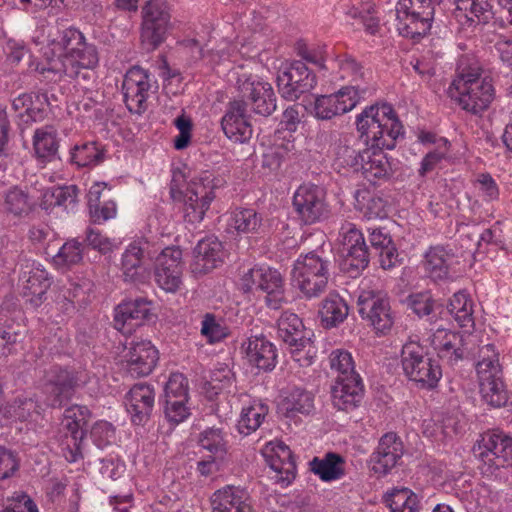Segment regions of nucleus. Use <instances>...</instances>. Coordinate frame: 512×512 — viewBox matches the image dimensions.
<instances>
[{"instance_id": "nucleus-1", "label": "nucleus", "mask_w": 512, "mask_h": 512, "mask_svg": "<svg viewBox=\"0 0 512 512\" xmlns=\"http://www.w3.org/2000/svg\"><path fill=\"white\" fill-rule=\"evenodd\" d=\"M362 150L359 172L371 183L388 180L393 175L392 164L384 149L391 150L403 135V126L389 104L366 107L356 119Z\"/></svg>"}, {"instance_id": "nucleus-2", "label": "nucleus", "mask_w": 512, "mask_h": 512, "mask_svg": "<svg viewBox=\"0 0 512 512\" xmlns=\"http://www.w3.org/2000/svg\"><path fill=\"white\" fill-rule=\"evenodd\" d=\"M64 51L49 70L75 80L87 87L95 81V70L99 65L97 47L86 41L82 32L75 28L63 30L55 42Z\"/></svg>"}, {"instance_id": "nucleus-3", "label": "nucleus", "mask_w": 512, "mask_h": 512, "mask_svg": "<svg viewBox=\"0 0 512 512\" xmlns=\"http://www.w3.org/2000/svg\"><path fill=\"white\" fill-rule=\"evenodd\" d=\"M448 94L463 110L479 115L492 103L495 90L492 80L482 76L481 68L469 66L458 68Z\"/></svg>"}, {"instance_id": "nucleus-4", "label": "nucleus", "mask_w": 512, "mask_h": 512, "mask_svg": "<svg viewBox=\"0 0 512 512\" xmlns=\"http://www.w3.org/2000/svg\"><path fill=\"white\" fill-rule=\"evenodd\" d=\"M331 261L323 251L301 254L291 270V282L307 297H318L327 287Z\"/></svg>"}, {"instance_id": "nucleus-5", "label": "nucleus", "mask_w": 512, "mask_h": 512, "mask_svg": "<svg viewBox=\"0 0 512 512\" xmlns=\"http://www.w3.org/2000/svg\"><path fill=\"white\" fill-rule=\"evenodd\" d=\"M212 173L204 171L194 177L185 193L176 189L172 184L170 194L174 201H182L184 218L189 223H199L215 198L214 189L217 187Z\"/></svg>"}, {"instance_id": "nucleus-6", "label": "nucleus", "mask_w": 512, "mask_h": 512, "mask_svg": "<svg viewBox=\"0 0 512 512\" xmlns=\"http://www.w3.org/2000/svg\"><path fill=\"white\" fill-rule=\"evenodd\" d=\"M442 0H399L396 5L397 30L405 38L419 39L432 27L435 8Z\"/></svg>"}, {"instance_id": "nucleus-7", "label": "nucleus", "mask_w": 512, "mask_h": 512, "mask_svg": "<svg viewBox=\"0 0 512 512\" xmlns=\"http://www.w3.org/2000/svg\"><path fill=\"white\" fill-rule=\"evenodd\" d=\"M401 365L409 380L419 383L423 388L436 387L442 376L441 367L418 342L410 341L403 345Z\"/></svg>"}, {"instance_id": "nucleus-8", "label": "nucleus", "mask_w": 512, "mask_h": 512, "mask_svg": "<svg viewBox=\"0 0 512 512\" xmlns=\"http://www.w3.org/2000/svg\"><path fill=\"white\" fill-rule=\"evenodd\" d=\"M241 288L245 293L264 292L265 303L270 309L278 310L287 303L283 278L278 270L270 267L249 269L241 278Z\"/></svg>"}, {"instance_id": "nucleus-9", "label": "nucleus", "mask_w": 512, "mask_h": 512, "mask_svg": "<svg viewBox=\"0 0 512 512\" xmlns=\"http://www.w3.org/2000/svg\"><path fill=\"white\" fill-rule=\"evenodd\" d=\"M339 235L342 245L341 270L351 278H356L368 267L370 252L365 238L353 223L342 225Z\"/></svg>"}, {"instance_id": "nucleus-10", "label": "nucleus", "mask_w": 512, "mask_h": 512, "mask_svg": "<svg viewBox=\"0 0 512 512\" xmlns=\"http://www.w3.org/2000/svg\"><path fill=\"white\" fill-rule=\"evenodd\" d=\"M358 313L376 333L387 334L393 327L395 316L387 295L382 291L363 290L357 300Z\"/></svg>"}, {"instance_id": "nucleus-11", "label": "nucleus", "mask_w": 512, "mask_h": 512, "mask_svg": "<svg viewBox=\"0 0 512 512\" xmlns=\"http://www.w3.org/2000/svg\"><path fill=\"white\" fill-rule=\"evenodd\" d=\"M170 14L165 1L151 0L143 8L141 43L146 51H153L165 40Z\"/></svg>"}, {"instance_id": "nucleus-12", "label": "nucleus", "mask_w": 512, "mask_h": 512, "mask_svg": "<svg viewBox=\"0 0 512 512\" xmlns=\"http://www.w3.org/2000/svg\"><path fill=\"white\" fill-rule=\"evenodd\" d=\"M368 92L366 86L352 85L334 94L319 95L314 101L313 115L319 120H330L342 115L352 110Z\"/></svg>"}, {"instance_id": "nucleus-13", "label": "nucleus", "mask_w": 512, "mask_h": 512, "mask_svg": "<svg viewBox=\"0 0 512 512\" xmlns=\"http://www.w3.org/2000/svg\"><path fill=\"white\" fill-rule=\"evenodd\" d=\"M316 84V75L302 61L285 64L278 71V91L287 100L298 99L302 94L310 92Z\"/></svg>"}, {"instance_id": "nucleus-14", "label": "nucleus", "mask_w": 512, "mask_h": 512, "mask_svg": "<svg viewBox=\"0 0 512 512\" xmlns=\"http://www.w3.org/2000/svg\"><path fill=\"white\" fill-rule=\"evenodd\" d=\"M156 250L146 239L130 243L122 254L121 271L124 281L140 284L145 283L150 276L148 260L154 259Z\"/></svg>"}, {"instance_id": "nucleus-15", "label": "nucleus", "mask_w": 512, "mask_h": 512, "mask_svg": "<svg viewBox=\"0 0 512 512\" xmlns=\"http://www.w3.org/2000/svg\"><path fill=\"white\" fill-rule=\"evenodd\" d=\"M473 450L489 468L499 469L512 459V438L502 431H488L481 435Z\"/></svg>"}, {"instance_id": "nucleus-16", "label": "nucleus", "mask_w": 512, "mask_h": 512, "mask_svg": "<svg viewBox=\"0 0 512 512\" xmlns=\"http://www.w3.org/2000/svg\"><path fill=\"white\" fill-rule=\"evenodd\" d=\"M323 188L314 184L301 185L293 196V206L305 224H314L328 217L329 209Z\"/></svg>"}, {"instance_id": "nucleus-17", "label": "nucleus", "mask_w": 512, "mask_h": 512, "mask_svg": "<svg viewBox=\"0 0 512 512\" xmlns=\"http://www.w3.org/2000/svg\"><path fill=\"white\" fill-rule=\"evenodd\" d=\"M90 410L86 406L72 405L64 412L63 427L66 434V447L63 448L64 456L69 462H76L82 457V441L86 433V426L90 418Z\"/></svg>"}, {"instance_id": "nucleus-18", "label": "nucleus", "mask_w": 512, "mask_h": 512, "mask_svg": "<svg viewBox=\"0 0 512 512\" xmlns=\"http://www.w3.org/2000/svg\"><path fill=\"white\" fill-rule=\"evenodd\" d=\"M151 87L148 71L139 66H134L126 72L122 83V91L125 104L130 112L142 114L146 111Z\"/></svg>"}, {"instance_id": "nucleus-19", "label": "nucleus", "mask_w": 512, "mask_h": 512, "mask_svg": "<svg viewBox=\"0 0 512 512\" xmlns=\"http://www.w3.org/2000/svg\"><path fill=\"white\" fill-rule=\"evenodd\" d=\"M84 382L85 380L78 372L62 369L58 366L51 367L46 374L44 383L49 405L61 407L65 401L70 399L75 389Z\"/></svg>"}, {"instance_id": "nucleus-20", "label": "nucleus", "mask_w": 512, "mask_h": 512, "mask_svg": "<svg viewBox=\"0 0 512 512\" xmlns=\"http://www.w3.org/2000/svg\"><path fill=\"white\" fill-rule=\"evenodd\" d=\"M159 359L158 350L148 340L132 342L123 355L126 372L134 378L148 376Z\"/></svg>"}, {"instance_id": "nucleus-21", "label": "nucleus", "mask_w": 512, "mask_h": 512, "mask_svg": "<svg viewBox=\"0 0 512 512\" xmlns=\"http://www.w3.org/2000/svg\"><path fill=\"white\" fill-rule=\"evenodd\" d=\"M151 316L152 301L147 298L123 301L115 308L114 327L124 334H130Z\"/></svg>"}, {"instance_id": "nucleus-22", "label": "nucleus", "mask_w": 512, "mask_h": 512, "mask_svg": "<svg viewBox=\"0 0 512 512\" xmlns=\"http://www.w3.org/2000/svg\"><path fill=\"white\" fill-rule=\"evenodd\" d=\"M403 442L394 432L384 434L370 457L371 469L380 476L387 475L403 456Z\"/></svg>"}, {"instance_id": "nucleus-23", "label": "nucleus", "mask_w": 512, "mask_h": 512, "mask_svg": "<svg viewBox=\"0 0 512 512\" xmlns=\"http://www.w3.org/2000/svg\"><path fill=\"white\" fill-rule=\"evenodd\" d=\"M363 393L362 380L358 374L337 376L331 388L333 406L338 410L351 411L360 404Z\"/></svg>"}, {"instance_id": "nucleus-24", "label": "nucleus", "mask_w": 512, "mask_h": 512, "mask_svg": "<svg viewBox=\"0 0 512 512\" xmlns=\"http://www.w3.org/2000/svg\"><path fill=\"white\" fill-rule=\"evenodd\" d=\"M246 102L234 100L222 118V129L225 135L235 143H244L252 136V127L246 114Z\"/></svg>"}, {"instance_id": "nucleus-25", "label": "nucleus", "mask_w": 512, "mask_h": 512, "mask_svg": "<svg viewBox=\"0 0 512 512\" xmlns=\"http://www.w3.org/2000/svg\"><path fill=\"white\" fill-rule=\"evenodd\" d=\"M155 403V391L145 383L135 384L125 397L131 420L136 425L145 424L151 417Z\"/></svg>"}, {"instance_id": "nucleus-26", "label": "nucleus", "mask_w": 512, "mask_h": 512, "mask_svg": "<svg viewBox=\"0 0 512 512\" xmlns=\"http://www.w3.org/2000/svg\"><path fill=\"white\" fill-rule=\"evenodd\" d=\"M239 90L256 114L267 117L276 110V96L269 83L246 79Z\"/></svg>"}, {"instance_id": "nucleus-27", "label": "nucleus", "mask_w": 512, "mask_h": 512, "mask_svg": "<svg viewBox=\"0 0 512 512\" xmlns=\"http://www.w3.org/2000/svg\"><path fill=\"white\" fill-rule=\"evenodd\" d=\"M23 295L34 307L40 306L46 299V292L50 286L47 271L39 263L27 262L23 268Z\"/></svg>"}, {"instance_id": "nucleus-28", "label": "nucleus", "mask_w": 512, "mask_h": 512, "mask_svg": "<svg viewBox=\"0 0 512 512\" xmlns=\"http://www.w3.org/2000/svg\"><path fill=\"white\" fill-rule=\"evenodd\" d=\"M213 512H253L249 493L234 485H226L211 496Z\"/></svg>"}, {"instance_id": "nucleus-29", "label": "nucleus", "mask_w": 512, "mask_h": 512, "mask_svg": "<svg viewBox=\"0 0 512 512\" xmlns=\"http://www.w3.org/2000/svg\"><path fill=\"white\" fill-rule=\"evenodd\" d=\"M225 251L222 243L214 236L206 237L194 248V273H208L223 263Z\"/></svg>"}, {"instance_id": "nucleus-30", "label": "nucleus", "mask_w": 512, "mask_h": 512, "mask_svg": "<svg viewBox=\"0 0 512 512\" xmlns=\"http://www.w3.org/2000/svg\"><path fill=\"white\" fill-rule=\"evenodd\" d=\"M246 356L249 363L259 370L267 372L276 366V348L264 336H253L248 339Z\"/></svg>"}, {"instance_id": "nucleus-31", "label": "nucleus", "mask_w": 512, "mask_h": 512, "mask_svg": "<svg viewBox=\"0 0 512 512\" xmlns=\"http://www.w3.org/2000/svg\"><path fill=\"white\" fill-rule=\"evenodd\" d=\"M479 387L483 400L492 407H502L508 401V393L502 380V371L488 372L480 366Z\"/></svg>"}, {"instance_id": "nucleus-32", "label": "nucleus", "mask_w": 512, "mask_h": 512, "mask_svg": "<svg viewBox=\"0 0 512 512\" xmlns=\"http://www.w3.org/2000/svg\"><path fill=\"white\" fill-rule=\"evenodd\" d=\"M106 184L95 183L88 192V207L91 222L102 224L113 219L117 214L116 203L111 199H106L103 194Z\"/></svg>"}, {"instance_id": "nucleus-33", "label": "nucleus", "mask_w": 512, "mask_h": 512, "mask_svg": "<svg viewBox=\"0 0 512 512\" xmlns=\"http://www.w3.org/2000/svg\"><path fill=\"white\" fill-rule=\"evenodd\" d=\"M33 150L38 162L51 163L59 158V139L53 126H44L35 130L33 135Z\"/></svg>"}, {"instance_id": "nucleus-34", "label": "nucleus", "mask_w": 512, "mask_h": 512, "mask_svg": "<svg viewBox=\"0 0 512 512\" xmlns=\"http://www.w3.org/2000/svg\"><path fill=\"white\" fill-rule=\"evenodd\" d=\"M267 462L270 468L277 473V481L289 484L295 478L296 463L294 455L283 442L277 443L272 448V453L268 456Z\"/></svg>"}, {"instance_id": "nucleus-35", "label": "nucleus", "mask_w": 512, "mask_h": 512, "mask_svg": "<svg viewBox=\"0 0 512 512\" xmlns=\"http://www.w3.org/2000/svg\"><path fill=\"white\" fill-rule=\"evenodd\" d=\"M277 334L287 347L314 336L313 331L304 326L302 319L289 311L283 312L279 317Z\"/></svg>"}, {"instance_id": "nucleus-36", "label": "nucleus", "mask_w": 512, "mask_h": 512, "mask_svg": "<svg viewBox=\"0 0 512 512\" xmlns=\"http://www.w3.org/2000/svg\"><path fill=\"white\" fill-rule=\"evenodd\" d=\"M369 241L371 249L378 255L380 266L383 269L388 270L396 266L399 254L392 237L384 228L372 229L369 233Z\"/></svg>"}, {"instance_id": "nucleus-37", "label": "nucleus", "mask_w": 512, "mask_h": 512, "mask_svg": "<svg viewBox=\"0 0 512 512\" xmlns=\"http://www.w3.org/2000/svg\"><path fill=\"white\" fill-rule=\"evenodd\" d=\"M310 470L324 482L342 478L345 474V461L337 453L329 452L322 458L314 457L309 462Z\"/></svg>"}, {"instance_id": "nucleus-38", "label": "nucleus", "mask_w": 512, "mask_h": 512, "mask_svg": "<svg viewBox=\"0 0 512 512\" xmlns=\"http://www.w3.org/2000/svg\"><path fill=\"white\" fill-rule=\"evenodd\" d=\"M453 259L454 254L443 246L430 247L425 254V271L434 280L448 279Z\"/></svg>"}, {"instance_id": "nucleus-39", "label": "nucleus", "mask_w": 512, "mask_h": 512, "mask_svg": "<svg viewBox=\"0 0 512 512\" xmlns=\"http://www.w3.org/2000/svg\"><path fill=\"white\" fill-rule=\"evenodd\" d=\"M105 151L97 142H85L70 150L69 162L79 168L96 166L104 161Z\"/></svg>"}, {"instance_id": "nucleus-40", "label": "nucleus", "mask_w": 512, "mask_h": 512, "mask_svg": "<svg viewBox=\"0 0 512 512\" xmlns=\"http://www.w3.org/2000/svg\"><path fill=\"white\" fill-rule=\"evenodd\" d=\"M268 410L266 404L257 401H254L248 407H244L237 423L238 432L244 436L255 432L263 423Z\"/></svg>"}, {"instance_id": "nucleus-41", "label": "nucleus", "mask_w": 512, "mask_h": 512, "mask_svg": "<svg viewBox=\"0 0 512 512\" xmlns=\"http://www.w3.org/2000/svg\"><path fill=\"white\" fill-rule=\"evenodd\" d=\"M349 308L347 303L336 294H329L322 302L319 311L322 322L326 327H334L343 322L348 316Z\"/></svg>"}, {"instance_id": "nucleus-42", "label": "nucleus", "mask_w": 512, "mask_h": 512, "mask_svg": "<svg viewBox=\"0 0 512 512\" xmlns=\"http://www.w3.org/2000/svg\"><path fill=\"white\" fill-rule=\"evenodd\" d=\"M263 226V218L254 209H238L229 220V227L238 233H257Z\"/></svg>"}, {"instance_id": "nucleus-43", "label": "nucleus", "mask_w": 512, "mask_h": 512, "mask_svg": "<svg viewBox=\"0 0 512 512\" xmlns=\"http://www.w3.org/2000/svg\"><path fill=\"white\" fill-rule=\"evenodd\" d=\"M448 311L454 316L461 327H467L473 323V304L464 292H457L450 299Z\"/></svg>"}, {"instance_id": "nucleus-44", "label": "nucleus", "mask_w": 512, "mask_h": 512, "mask_svg": "<svg viewBox=\"0 0 512 512\" xmlns=\"http://www.w3.org/2000/svg\"><path fill=\"white\" fill-rule=\"evenodd\" d=\"M350 137L344 135L341 140L334 147L333 153L335 154L336 160L343 167L352 168L353 171L359 172V166L362 159V150H356L349 145Z\"/></svg>"}, {"instance_id": "nucleus-45", "label": "nucleus", "mask_w": 512, "mask_h": 512, "mask_svg": "<svg viewBox=\"0 0 512 512\" xmlns=\"http://www.w3.org/2000/svg\"><path fill=\"white\" fill-rule=\"evenodd\" d=\"M386 502L391 512H420L418 497L409 489L395 490Z\"/></svg>"}, {"instance_id": "nucleus-46", "label": "nucleus", "mask_w": 512, "mask_h": 512, "mask_svg": "<svg viewBox=\"0 0 512 512\" xmlns=\"http://www.w3.org/2000/svg\"><path fill=\"white\" fill-rule=\"evenodd\" d=\"M199 444L202 448L215 455L216 458H224L227 452L225 434L220 428L212 427L204 430L200 434Z\"/></svg>"}, {"instance_id": "nucleus-47", "label": "nucleus", "mask_w": 512, "mask_h": 512, "mask_svg": "<svg viewBox=\"0 0 512 512\" xmlns=\"http://www.w3.org/2000/svg\"><path fill=\"white\" fill-rule=\"evenodd\" d=\"M454 4L457 10H469L471 14L478 18L482 17L485 21L492 16L498 18L497 0H454Z\"/></svg>"}, {"instance_id": "nucleus-48", "label": "nucleus", "mask_w": 512, "mask_h": 512, "mask_svg": "<svg viewBox=\"0 0 512 512\" xmlns=\"http://www.w3.org/2000/svg\"><path fill=\"white\" fill-rule=\"evenodd\" d=\"M446 342L434 348L438 357L450 366H455L464 357L463 338L461 335H449Z\"/></svg>"}, {"instance_id": "nucleus-49", "label": "nucleus", "mask_w": 512, "mask_h": 512, "mask_svg": "<svg viewBox=\"0 0 512 512\" xmlns=\"http://www.w3.org/2000/svg\"><path fill=\"white\" fill-rule=\"evenodd\" d=\"M83 259V243L77 239L65 242L53 257L56 266L64 267L78 264Z\"/></svg>"}, {"instance_id": "nucleus-50", "label": "nucleus", "mask_w": 512, "mask_h": 512, "mask_svg": "<svg viewBox=\"0 0 512 512\" xmlns=\"http://www.w3.org/2000/svg\"><path fill=\"white\" fill-rule=\"evenodd\" d=\"M56 301L62 303L66 310L69 309V306L81 308L87 304L82 287L71 282L59 286Z\"/></svg>"}, {"instance_id": "nucleus-51", "label": "nucleus", "mask_w": 512, "mask_h": 512, "mask_svg": "<svg viewBox=\"0 0 512 512\" xmlns=\"http://www.w3.org/2000/svg\"><path fill=\"white\" fill-rule=\"evenodd\" d=\"M314 399L311 393L300 389H293L284 400V408L287 412H299L309 414L314 407Z\"/></svg>"}, {"instance_id": "nucleus-52", "label": "nucleus", "mask_w": 512, "mask_h": 512, "mask_svg": "<svg viewBox=\"0 0 512 512\" xmlns=\"http://www.w3.org/2000/svg\"><path fill=\"white\" fill-rule=\"evenodd\" d=\"M201 334L213 344L220 342L229 335V329L212 313H206L201 322Z\"/></svg>"}, {"instance_id": "nucleus-53", "label": "nucleus", "mask_w": 512, "mask_h": 512, "mask_svg": "<svg viewBox=\"0 0 512 512\" xmlns=\"http://www.w3.org/2000/svg\"><path fill=\"white\" fill-rule=\"evenodd\" d=\"M312 338L313 337H309L288 346L292 359L298 363L300 367H308L314 362L317 349Z\"/></svg>"}, {"instance_id": "nucleus-54", "label": "nucleus", "mask_w": 512, "mask_h": 512, "mask_svg": "<svg viewBox=\"0 0 512 512\" xmlns=\"http://www.w3.org/2000/svg\"><path fill=\"white\" fill-rule=\"evenodd\" d=\"M49 106V98L43 92H31V98L27 105L25 118L23 121L40 122L44 120L47 114V107Z\"/></svg>"}, {"instance_id": "nucleus-55", "label": "nucleus", "mask_w": 512, "mask_h": 512, "mask_svg": "<svg viewBox=\"0 0 512 512\" xmlns=\"http://www.w3.org/2000/svg\"><path fill=\"white\" fill-rule=\"evenodd\" d=\"M155 268L170 270L182 274V251L178 247H166L158 255H154Z\"/></svg>"}, {"instance_id": "nucleus-56", "label": "nucleus", "mask_w": 512, "mask_h": 512, "mask_svg": "<svg viewBox=\"0 0 512 512\" xmlns=\"http://www.w3.org/2000/svg\"><path fill=\"white\" fill-rule=\"evenodd\" d=\"M188 401L189 399L164 398L165 418L173 424L186 420L191 414Z\"/></svg>"}, {"instance_id": "nucleus-57", "label": "nucleus", "mask_w": 512, "mask_h": 512, "mask_svg": "<svg viewBox=\"0 0 512 512\" xmlns=\"http://www.w3.org/2000/svg\"><path fill=\"white\" fill-rule=\"evenodd\" d=\"M335 62L342 79H351L352 82H355V85H359L357 81L363 77L364 72L355 58L348 54H341L336 57Z\"/></svg>"}, {"instance_id": "nucleus-58", "label": "nucleus", "mask_w": 512, "mask_h": 512, "mask_svg": "<svg viewBox=\"0 0 512 512\" xmlns=\"http://www.w3.org/2000/svg\"><path fill=\"white\" fill-rule=\"evenodd\" d=\"M188 379L181 373L170 375L164 387V398L189 399Z\"/></svg>"}, {"instance_id": "nucleus-59", "label": "nucleus", "mask_w": 512, "mask_h": 512, "mask_svg": "<svg viewBox=\"0 0 512 512\" xmlns=\"http://www.w3.org/2000/svg\"><path fill=\"white\" fill-rule=\"evenodd\" d=\"M330 367L339 373L338 376H350L357 374L354 371V362L349 352L334 350L329 356Z\"/></svg>"}, {"instance_id": "nucleus-60", "label": "nucleus", "mask_w": 512, "mask_h": 512, "mask_svg": "<svg viewBox=\"0 0 512 512\" xmlns=\"http://www.w3.org/2000/svg\"><path fill=\"white\" fill-rule=\"evenodd\" d=\"M19 467L20 460L17 453L0 446V481L13 477Z\"/></svg>"}, {"instance_id": "nucleus-61", "label": "nucleus", "mask_w": 512, "mask_h": 512, "mask_svg": "<svg viewBox=\"0 0 512 512\" xmlns=\"http://www.w3.org/2000/svg\"><path fill=\"white\" fill-rule=\"evenodd\" d=\"M1 512H38L34 501L24 492H15L7 498L6 504Z\"/></svg>"}, {"instance_id": "nucleus-62", "label": "nucleus", "mask_w": 512, "mask_h": 512, "mask_svg": "<svg viewBox=\"0 0 512 512\" xmlns=\"http://www.w3.org/2000/svg\"><path fill=\"white\" fill-rule=\"evenodd\" d=\"M5 203L7 209L15 215L26 214L30 210L27 194L18 188L9 190L6 194Z\"/></svg>"}, {"instance_id": "nucleus-63", "label": "nucleus", "mask_w": 512, "mask_h": 512, "mask_svg": "<svg viewBox=\"0 0 512 512\" xmlns=\"http://www.w3.org/2000/svg\"><path fill=\"white\" fill-rule=\"evenodd\" d=\"M480 360L476 364L477 375L479 376L480 366L488 372L499 373L501 367L498 362V354L493 344H486L479 350Z\"/></svg>"}, {"instance_id": "nucleus-64", "label": "nucleus", "mask_w": 512, "mask_h": 512, "mask_svg": "<svg viewBox=\"0 0 512 512\" xmlns=\"http://www.w3.org/2000/svg\"><path fill=\"white\" fill-rule=\"evenodd\" d=\"M114 434L115 431L113 426L106 421L95 423L91 429V438L94 444L101 449L111 443L114 438Z\"/></svg>"}]
</instances>
